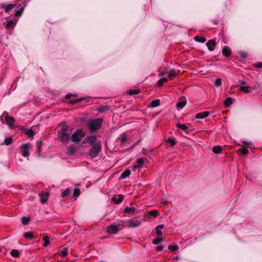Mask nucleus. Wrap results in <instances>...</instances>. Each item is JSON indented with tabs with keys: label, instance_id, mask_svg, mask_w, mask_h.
<instances>
[{
	"label": "nucleus",
	"instance_id": "1",
	"mask_svg": "<svg viewBox=\"0 0 262 262\" xmlns=\"http://www.w3.org/2000/svg\"><path fill=\"white\" fill-rule=\"evenodd\" d=\"M103 121L102 118H97L89 120L87 123V125L89 127L91 132H95L99 129Z\"/></svg>",
	"mask_w": 262,
	"mask_h": 262
},
{
	"label": "nucleus",
	"instance_id": "2",
	"mask_svg": "<svg viewBox=\"0 0 262 262\" xmlns=\"http://www.w3.org/2000/svg\"><path fill=\"white\" fill-rule=\"evenodd\" d=\"M123 225V221L122 220H119L109 226L106 229V232L111 234L116 233L119 230V228L120 227H122Z\"/></svg>",
	"mask_w": 262,
	"mask_h": 262
},
{
	"label": "nucleus",
	"instance_id": "3",
	"mask_svg": "<svg viewBox=\"0 0 262 262\" xmlns=\"http://www.w3.org/2000/svg\"><path fill=\"white\" fill-rule=\"evenodd\" d=\"M89 151V156L93 158L96 157L101 150V144L100 141L96 142Z\"/></svg>",
	"mask_w": 262,
	"mask_h": 262
},
{
	"label": "nucleus",
	"instance_id": "4",
	"mask_svg": "<svg viewBox=\"0 0 262 262\" xmlns=\"http://www.w3.org/2000/svg\"><path fill=\"white\" fill-rule=\"evenodd\" d=\"M84 132L81 129H77L71 136V140L75 143H79L85 136Z\"/></svg>",
	"mask_w": 262,
	"mask_h": 262
},
{
	"label": "nucleus",
	"instance_id": "5",
	"mask_svg": "<svg viewBox=\"0 0 262 262\" xmlns=\"http://www.w3.org/2000/svg\"><path fill=\"white\" fill-rule=\"evenodd\" d=\"M68 127L63 126L61 128L58 137L62 142H67L70 139V134L67 133Z\"/></svg>",
	"mask_w": 262,
	"mask_h": 262
},
{
	"label": "nucleus",
	"instance_id": "6",
	"mask_svg": "<svg viewBox=\"0 0 262 262\" xmlns=\"http://www.w3.org/2000/svg\"><path fill=\"white\" fill-rule=\"evenodd\" d=\"M97 141L95 136H89L84 139L83 143L86 142L90 143L91 145H93Z\"/></svg>",
	"mask_w": 262,
	"mask_h": 262
},
{
	"label": "nucleus",
	"instance_id": "7",
	"mask_svg": "<svg viewBox=\"0 0 262 262\" xmlns=\"http://www.w3.org/2000/svg\"><path fill=\"white\" fill-rule=\"evenodd\" d=\"M129 223V224L127 226L128 228L137 227L141 224V222L139 220H135L133 219H130Z\"/></svg>",
	"mask_w": 262,
	"mask_h": 262
},
{
	"label": "nucleus",
	"instance_id": "8",
	"mask_svg": "<svg viewBox=\"0 0 262 262\" xmlns=\"http://www.w3.org/2000/svg\"><path fill=\"white\" fill-rule=\"evenodd\" d=\"M5 120L7 122V124L10 128H12L15 127L14 125L13 124L15 121L14 118L7 115L5 116Z\"/></svg>",
	"mask_w": 262,
	"mask_h": 262
},
{
	"label": "nucleus",
	"instance_id": "9",
	"mask_svg": "<svg viewBox=\"0 0 262 262\" xmlns=\"http://www.w3.org/2000/svg\"><path fill=\"white\" fill-rule=\"evenodd\" d=\"M206 46L210 51H212L216 46L215 41L213 39L209 40L206 43Z\"/></svg>",
	"mask_w": 262,
	"mask_h": 262
},
{
	"label": "nucleus",
	"instance_id": "10",
	"mask_svg": "<svg viewBox=\"0 0 262 262\" xmlns=\"http://www.w3.org/2000/svg\"><path fill=\"white\" fill-rule=\"evenodd\" d=\"M117 140L120 142L121 145L127 141V136L125 133L121 134L117 138Z\"/></svg>",
	"mask_w": 262,
	"mask_h": 262
},
{
	"label": "nucleus",
	"instance_id": "11",
	"mask_svg": "<svg viewBox=\"0 0 262 262\" xmlns=\"http://www.w3.org/2000/svg\"><path fill=\"white\" fill-rule=\"evenodd\" d=\"M21 129L25 134H26L30 137H33V136L35 135L34 132L31 128H25V127H22Z\"/></svg>",
	"mask_w": 262,
	"mask_h": 262
},
{
	"label": "nucleus",
	"instance_id": "12",
	"mask_svg": "<svg viewBox=\"0 0 262 262\" xmlns=\"http://www.w3.org/2000/svg\"><path fill=\"white\" fill-rule=\"evenodd\" d=\"M124 199L123 195L122 194H118L117 197H113L112 198L113 201L116 204L121 203Z\"/></svg>",
	"mask_w": 262,
	"mask_h": 262
},
{
	"label": "nucleus",
	"instance_id": "13",
	"mask_svg": "<svg viewBox=\"0 0 262 262\" xmlns=\"http://www.w3.org/2000/svg\"><path fill=\"white\" fill-rule=\"evenodd\" d=\"M136 210V208L135 207H126L124 210L123 212L125 213H128L129 214H134Z\"/></svg>",
	"mask_w": 262,
	"mask_h": 262
},
{
	"label": "nucleus",
	"instance_id": "14",
	"mask_svg": "<svg viewBox=\"0 0 262 262\" xmlns=\"http://www.w3.org/2000/svg\"><path fill=\"white\" fill-rule=\"evenodd\" d=\"M209 115L208 112H203L199 113H197L195 115V118L196 119H204L207 117H208Z\"/></svg>",
	"mask_w": 262,
	"mask_h": 262
},
{
	"label": "nucleus",
	"instance_id": "15",
	"mask_svg": "<svg viewBox=\"0 0 262 262\" xmlns=\"http://www.w3.org/2000/svg\"><path fill=\"white\" fill-rule=\"evenodd\" d=\"M223 54L226 57H229L231 54V51L227 48L224 47L222 50Z\"/></svg>",
	"mask_w": 262,
	"mask_h": 262
},
{
	"label": "nucleus",
	"instance_id": "16",
	"mask_svg": "<svg viewBox=\"0 0 262 262\" xmlns=\"http://www.w3.org/2000/svg\"><path fill=\"white\" fill-rule=\"evenodd\" d=\"M160 104V101L159 99H155L151 102L150 106L151 107L154 108L159 106Z\"/></svg>",
	"mask_w": 262,
	"mask_h": 262
},
{
	"label": "nucleus",
	"instance_id": "17",
	"mask_svg": "<svg viewBox=\"0 0 262 262\" xmlns=\"http://www.w3.org/2000/svg\"><path fill=\"white\" fill-rule=\"evenodd\" d=\"M49 236L48 235H45L43 237L42 239L44 241L43 244V247H47L50 244Z\"/></svg>",
	"mask_w": 262,
	"mask_h": 262
},
{
	"label": "nucleus",
	"instance_id": "18",
	"mask_svg": "<svg viewBox=\"0 0 262 262\" xmlns=\"http://www.w3.org/2000/svg\"><path fill=\"white\" fill-rule=\"evenodd\" d=\"M176 126L177 127L185 132H187L188 129V127L185 124L177 123Z\"/></svg>",
	"mask_w": 262,
	"mask_h": 262
},
{
	"label": "nucleus",
	"instance_id": "19",
	"mask_svg": "<svg viewBox=\"0 0 262 262\" xmlns=\"http://www.w3.org/2000/svg\"><path fill=\"white\" fill-rule=\"evenodd\" d=\"M194 38L195 41L201 43H204L206 41V38L202 36H196Z\"/></svg>",
	"mask_w": 262,
	"mask_h": 262
},
{
	"label": "nucleus",
	"instance_id": "20",
	"mask_svg": "<svg viewBox=\"0 0 262 262\" xmlns=\"http://www.w3.org/2000/svg\"><path fill=\"white\" fill-rule=\"evenodd\" d=\"M15 5L14 4H8L4 7V9L6 12H9L15 7Z\"/></svg>",
	"mask_w": 262,
	"mask_h": 262
},
{
	"label": "nucleus",
	"instance_id": "21",
	"mask_svg": "<svg viewBox=\"0 0 262 262\" xmlns=\"http://www.w3.org/2000/svg\"><path fill=\"white\" fill-rule=\"evenodd\" d=\"M130 174V171L129 169H127L124 171L120 177L121 179H124L127 177H128Z\"/></svg>",
	"mask_w": 262,
	"mask_h": 262
},
{
	"label": "nucleus",
	"instance_id": "22",
	"mask_svg": "<svg viewBox=\"0 0 262 262\" xmlns=\"http://www.w3.org/2000/svg\"><path fill=\"white\" fill-rule=\"evenodd\" d=\"M164 227L163 225H159L157 226L156 229V233L158 235H162V232L160 230V229H162Z\"/></svg>",
	"mask_w": 262,
	"mask_h": 262
},
{
	"label": "nucleus",
	"instance_id": "23",
	"mask_svg": "<svg viewBox=\"0 0 262 262\" xmlns=\"http://www.w3.org/2000/svg\"><path fill=\"white\" fill-rule=\"evenodd\" d=\"M71 192V190L69 188H66L61 193V196L62 198H66L68 196Z\"/></svg>",
	"mask_w": 262,
	"mask_h": 262
},
{
	"label": "nucleus",
	"instance_id": "24",
	"mask_svg": "<svg viewBox=\"0 0 262 262\" xmlns=\"http://www.w3.org/2000/svg\"><path fill=\"white\" fill-rule=\"evenodd\" d=\"M232 99L230 97L226 98L224 102L225 105L226 106H229L230 105L232 104Z\"/></svg>",
	"mask_w": 262,
	"mask_h": 262
},
{
	"label": "nucleus",
	"instance_id": "25",
	"mask_svg": "<svg viewBox=\"0 0 262 262\" xmlns=\"http://www.w3.org/2000/svg\"><path fill=\"white\" fill-rule=\"evenodd\" d=\"M186 101L183 100L178 102L177 104V106L178 108H182L186 105Z\"/></svg>",
	"mask_w": 262,
	"mask_h": 262
},
{
	"label": "nucleus",
	"instance_id": "26",
	"mask_svg": "<svg viewBox=\"0 0 262 262\" xmlns=\"http://www.w3.org/2000/svg\"><path fill=\"white\" fill-rule=\"evenodd\" d=\"M168 81V79L166 78H162L160 80H158L157 84L159 86L161 87L163 85L164 82H167Z\"/></svg>",
	"mask_w": 262,
	"mask_h": 262
},
{
	"label": "nucleus",
	"instance_id": "27",
	"mask_svg": "<svg viewBox=\"0 0 262 262\" xmlns=\"http://www.w3.org/2000/svg\"><path fill=\"white\" fill-rule=\"evenodd\" d=\"M80 193V190L79 188H75L74 190V192L73 194V198H77L78 197Z\"/></svg>",
	"mask_w": 262,
	"mask_h": 262
},
{
	"label": "nucleus",
	"instance_id": "28",
	"mask_svg": "<svg viewBox=\"0 0 262 262\" xmlns=\"http://www.w3.org/2000/svg\"><path fill=\"white\" fill-rule=\"evenodd\" d=\"M68 249L67 248H63L59 251L60 255L62 257L66 256L68 255Z\"/></svg>",
	"mask_w": 262,
	"mask_h": 262
},
{
	"label": "nucleus",
	"instance_id": "29",
	"mask_svg": "<svg viewBox=\"0 0 262 262\" xmlns=\"http://www.w3.org/2000/svg\"><path fill=\"white\" fill-rule=\"evenodd\" d=\"M222 147L220 146H214L212 148L213 151L215 154H219L222 150Z\"/></svg>",
	"mask_w": 262,
	"mask_h": 262
},
{
	"label": "nucleus",
	"instance_id": "30",
	"mask_svg": "<svg viewBox=\"0 0 262 262\" xmlns=\"http://www.w3.org/2000/svg\"><path fill=\"white\" fill-rule=\"evenodd\" d=\"M144 160L142 158H139L137 160V163H138V165L135 166V168H139L142 166L144 164Z\"/></svg>",
	"mask_w": 262,
	"mask_h": 262
},
{
	"label": "nucleus",
	"instance_id": "31",
	"mask_svg": "<svg viewBox=\"0 0 262 262\" xmlns=\"http://www.w3.org/2000/svg\"><path fill=\"white\" fill-rule=\"evenodd\" d=\"M11 255L15 257H17L19 255V251L16 249H13L11 251Z\"/></svg>",
	"mask_w": 262,
	"mask_h": 262
},
{
	"label": "nucleus",
	"instance_id": "32",
	"mask_svg": "<svg viewBox=\"0 0 262 262\" xmlns=\"http://www.w3.org/2000/svg\"><path fill=\"white\" fill-rule=\"evenodd\" d=\"M176 75V71L173 70H171L168 74V80H172Z\"/></svg>",
	"mask_w": 262,
	"mask_h": 262
},
{
	"label": "nucleus",
	"instance_id": "33",
	"mask_svg": "<svg viewBox=\"0 0 262 262\" xmlns=\"http://www.w3.org/2000/svg\"><path fill=\"white\" fill-rule=\"evenodd\" d=\"M166 142L170 144L171 146H173L176 144V141L174 138H169Z\"/></svg>",
	"mask_w": 262,
	"mask_h": 262
},
{
	"label": "nucleus",
	"instance_id": "34",
	"mask_svg": "<svg viewBox=\"0 0 262 262\" xmlns=\"http://www.w3.org/2000/svg\"><path fill=\"white\" fill-rule=\"evenodd\" d=\"M249 86H241L239 88L240 90L245 93H248L250 92Z\"/></svg>",
	"mask_w": 262,
	"mask_h": 262
},
{
	"label": "nucleus",
	"instance_id": "35",
	"mask_svg": "<svg viewBox=\"0 0 262 262\" xmlns=\"http://www.w3.org/2000/svg\"><path fill=\"white\" fill-rule=\"evenodd\" d=\"M24 236L27 238L32 239L33 235L30 232H26L24 233Z\"/></svg>",
	"mask_w": 262,
	"mask_h": 262
},
{
	"label": "nucleus",
	"instance_id": "36",
	"mask_svg": "<svg viewBox=\"0 0 262 262\" xmlns=\"http://www.w3.org/2000/svg\"><path fill=\"white\" fill-rule=\"evenodd\" d=\"M4 142L7 145H10L12 142V138L11 137L6 138Z\"/></svg>",
	"mask_w": 262,
	"mask_h": 262
},
{
	"label": "nucleus",
	"instance_id": "37",
	"mask_svg": "<svg viewBox=\"0 0 262 262\" xmlns=\"http://www.w3.org/2000/svg\"><path fill=\"white\" fill-rule=\"evenodd\" d=\"M139 90H130L128 92V93L129 95L138 94H139Z\"/></svg>",
	"mask_w": 262,
	"mask_h": 262
},
{
	"label": "nucleus",
	"instance_id": "38",
	"mask_svg": "<svg viewBox=\"0 0 262 262\" xmlns=\"http://www.w3.org/2000/svg\"><path fill=\"white\" fill-rule=\"evenodd\" d=\"M158 211L156 210H151L148 213V215H152L154 216H156L158 215Z\"/></svg>",
	"mask_w": 262,
	"mask_h": 262
},
{
	"label": "nucleus",
	"instance_id": "39",
	"mask_svg": "<svg viewBox=\"0 0 262 262\" xmlns=\"http://www.w3.org/2000/svg\"><path fill=\"white\" fill-rule=\"evenodd\" d=\"M163 241V238L159 237L153 240L152 243L155 245H157Z\"/></svg>",
	"mask_w": 262,
	"mask_h": 262
},
{
	"label": "nucleus",
	"instance_id": "40",
	"mask_svg": "<svg viewBox=\"0 0 262 262\" xmlns=\"http://www.w3.org/2000/svg\"><path fill=\"white\" fill-rule=\"evenodd\" d=\"M14 25V23L12 20H9L6 25V28H9L13 27Z\"/></svg>",
	"mask_w": 262,
	"mask_h": 262
},
{
	"label": "nucleus",
	"instance_id": "41",
	"mask_svg": "<svg viewBox=\"0 0 262 262\" xmlns=\"http://www.w3.org/2000/svg\"><path fill=\"white\" fill-rule=\"evenodd\" d=\"M238 150L239 152H242L244 155H247L249 152L248 150L245 147L240 148L238 149Z\"/></svg>",
	"mask_w": 262,
	"mask_h": 262
},
{
	"label": "nucleus",
	"instance_id": "42",
	"mask_svg": "<svg viewBox=\"0 0 262 262\" xmlns=\"http://www.w3.org/2000/svg\"><path fill=\"white\" fill-rule=\"evenodd\" d=\"M29 222V218L26 217H23L21 218V222L24 225H27Z\"/></svg>",
	"mask_w": 262,
	"mask_h": 262
},
{
	"label": "nucleus",
	"instance_id": "43",
	"mask_svg": "<svg viewBox=\"0 0 262 262\" xmlns=\"http://www.w3.org/2000/svg\"><path fill=\"white\" fill-rule=\"evenodd\" d=\"M30 146V143L23 144L21 146V148L23 149L24 150H28V149L29 148V147Z\"/></svg>",
	"mask_w": 262,
	"mask_h": 262
},
{
	"label": "nucleus",
	"instance_id": "44",
	"mask_svg": "<svg viewBox=\"0 0 262 262\" xmlns=\"http://www.w3.org/2000/svg\"><path fill=\"white\" fill-rule=\"evenodd\" d=\"M168 249L172 251H175L179 249V246L178 245H169Z\"/></svg>",
	"mask_w": 262,
	"mask_h": 262
},
{
	"label": "nucleus",
	"instance_id": "45",
	"mask_svg": "<svg viewBox=\"0 0 262 262\" xmlns=\"http://www.w3.org/2000/svg\"><path fill=\"white\" fill-rule=\"evenodd\" d=\"M215 84L216 86H220L222 84V80L220 78H217L215 81Z\"/></svg>",
	"mask_w": 262,
	"mask_h": 262
},
{
	"label": "nucleus",
	"instance_id": "46",
	"mask_svg": "<svg viewBox=\"0 0 262 262\" xmlns=\"http://www.w3.org/2000/svg\"><path fill=\"white\" fill-rule=\"evenodd\" d=\"M108 110V108L106 106H103V107H100L98 109V111L100 113H103L104 112V111H107Z\"/></svg>",
	"mask_w": 262,
	"mask_h": 262
},
{
	"label": "nucleus",
	"instance_id": "47",
	"mask_svg": "<svg viewBox=\"0 0 262 262\" xmlns=\"http://www.w3.org/2000/svg\"><path fill=\"white\" fill-rule=\"evenodd\" d=\"M23 10H24V9L23 8H20L19 9H18V10H17L16 11V12L15 13V16H19L22 13Z\"/></svg>",
	"mask_w": 262,
	"mask_h": 262
},
{
	"label": "nucleus",
	"instance_id": "48",
	"mask_svg": "<svg viewBox=\"0 0 262 262\" xmlns=\"http://www.w3.org/2000/svg\"><path fill=\"white\" fill-rule=\"evenodd\" d=\"M48 196V193H46V195L45 198H42V196H40V197L41 198V202L42 203H46L47 202Z\"/></svg>",
	"mask_w": 262,
	"mask_h": 262
},
{
	"label": "nucleus",
	"instance_id": "49",
	"mask_svg": "<svg viewBox=\"0 0 262 262\" xmlns=\"http://www.w3.org/2000/svg\"><path fill=\"white\" fill-rule=\"evenodd\" d=\"M23 155L24 157H27L29 156V152L28 151V150H25L23 153Z\"/></svg>",
	"mask_w": 262,
	"mask_h": 262
},
{
	"label": "nucleus",
	"instance_id": "50",
	"mask_svg": "<svg viewBox=\"0 0 262 262\" xmlns=\"http://www.w3.org/2000/svg\"><path fill=\"white\" fill-rule=\"evenodd\" d=\"M243 143L246 145H252V143L251 142H247V141H243Z\"/></svg>",
	"mask_w": 262,
	"mask_h": 262
},
{
	"label": "nucleus",
	"instance_id": "51",
	"mask_svg": "<svg viewBox=\"0 0 262 262\" xmlns=\"http://www.w3.org/2000/svg\"><path fill=\"white\" fill-rule=\"evenodd\" d=\"M255 66L258 68H262V62H259L255 64Z\"/></svg>",
	"mask_w": 262,
	"mask_h": 262
},
{
	"label": "nucleus",
	"instance_id": "52",
	"mask_svg": "<svg viewBox=\"0 0 262 262\" xmlns=\"http://www.w3.org/2000/svg\"><path fill=\"white\" fill-rule=\"evenodd\" d=\"M163 249V246L162 245L158 246L157 247V251H161Z\"/></svg>",
	"mask_w": 262,
	"mask_h": 262
},
{
	"label": "nucleus",
	"instance_id": "53",
	"mask_svg": "<svg viewBox=\"0 0 262 262\" xmlns=\"http://www.w3.org/2000/svg\"><path fill=\"white\" fill-rule=\"evenodd\" d=\"M72 96H73V95L72 94L69 93L66 95L65 97L66 99H69L70 98H71Z\"/></svg>",
	"mask_w": 262,
	"mask_h": 262
},
{
	"label": "nucleus",
	"instance_id": "54",
	"mask_svg": "<svg viewBox=\"0 0 262 262\" xmlns=\"http://www.w3.org/2000/svg\"><path fill=\"white\" fill-rule=\"evenodd\" d=\"M83 100H84V98H83V97H81V98H79L78 100H75L74 103H76V102H77L81 101H83Z\"/></svg>",
	"mask_w": 262,
	"mask_h": 262
},
{
	"label": "nucleus",
	"instance_id": "55",
	"mask_svg": "<svg viewBox=\"0 0 262 262\" xmlns=\"http://www.w3.org/2000/svg\"><path fill=\"white\" fill-rule=\"evenodd\" d=\"M41 141H38V142H37V147H38V150H40V149H39V148H40V146H41Z\"/></svg>",
	"mask_w": 262,
	"mask_h": 262
},
{
	"label": "nucleus",
	"instance_id": "56",
	"mask_svg": "<svg viewBox=\"0 0 262 262\" xmlns=\"http://www.w3.org/2000/svg\"><path fill=\"white\" fill-rule=\"evenodd\" d=\"M242 56L243 57V58H246L247 57V53H243L242 54Z\"/></svg>",
	"mask_w": 262,
	"mask_h": 262
},
{
	"label": "nucleus",
	"instance_id": "57",
	"mask_svg": "<svg viewBox=\"0 0 262 262\" xmlns=\"http://www.w3.org/2000/svg\"><path fill=\"white\" fill-rule=\"evenodd\" d=\"M135 146V143H134V144L131 146V147H129V148H128V149H130V148H133V147H134Z\"/></svg>",
	"mask_w": 262,
	"mask_h": 262
},
{
	"label": "nucleus",
	"instance_id": "58",
	"mask_svg": "<svg viewBox=\"0 0 262 262\" xmlns=\"http://www.w3.org/2000/svg\"><path fill=\"white\" fill-rule=\"evenodd\" d=\"M164 74V73H160L159 74V76H162V75H163Z\"/></svg>",
	"mask_w": 262,
	"mask_h": 262
},
{
	"label": "nucleus",
	"instance_id": "59",
	"mask_svg": "<svg viewBox=\"0 0 262 262\" xmlns=\"http://www.w3.org/2000/svg\"><path fill=\"white\" fill-rule=\"evenodd\" d=\"M245 83H246V82H245V81H242V82H241V84H245Z\"/></svg>",
	"mask_w": 262,
	"mask_h": 262
},
{
	"label": "nucleus",
	"instance_id": "60",
	"mask_svg": "<svg viewBox=\"0 0 262 262\" xmlns=\"http://www.w3.org/2000/svg\"><path fill=\"white\" fill-rule=\"evenodd\" d=\"M179 259V257L178 256H176L175 257L173 258V259Z\"/></svg>",
	"mask_w": 262,
	"mask_h": 262
},
{
	"label": "nucleus",
	"instance_id": "61",
	"mask_svg": "<svg viewBox=\"0 0 262 262\" xmlns=\"http://www.w3.org/2000/svg\"><path fill=\"white\" fill-rule=\"evenodd\" d=\"M1 251H2V249H1V248L0 247V252H1Z\"/></svg>",
	"mask_w": 262,
	"mask_h": 262
},
{
	"label": "nucleus",
	"instance_id": "62",
	"mask_svg": "<svg viewBox=\"0 0 262 262\" xmlns=\"http://www.w3.org/2000/svg\"><path fill=\"white\" fill-rule=\"evenodd\" d=\"M58 262H61V261H58Z\"/></svg>",
	"mask_w": 262,
	"mask_h": 262
}]
</instances>
